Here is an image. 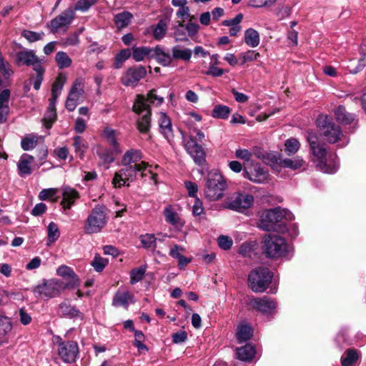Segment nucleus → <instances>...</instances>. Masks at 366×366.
I'll use <instances>...</instances> for the list:
<instances>
[{
  "label": "nucleus",
  "mask_w": 366,
  "mask_h": 366,
  "mask_svg": "<svg viewBox=\"0 0 366 366\" xmlns=\"http://www.w3.org/2000/svg\"><path fill=\"white\" fill-rule=\"evenodd\" d=\"M57 192L56 188L44 189L39 192L38 197L40 200H46L54 197Z\"/></svg>",
  "instance_id": "nucleus-64"
},
{
  "label": "nucleus",
  "mask_w": 366,
  "mask_h": 366,
  "mask_svg": "<svg viewBox=\"0 0 366 366\" xmlns=\"http://www.w3.org/2000/svg\"><path fill=\"white\" fill-rule=\"evenodd\" d=\"M34 70L36 71V76L33 85L34 89L39 90L43 80V74L44 72V69L41 65H36L35 69Z\"/></svg>",
  "instance_id": "nucleus-62"
},
{
  "label": "nucleus",
  "mask_w": 366,
  "mask_h": 366,
  "mask_svg": "<svg viewBox=\"0 0 366 366\" xmlns=\"http://www.w3.org/2000/svg\"><path fill=\"white\" fill-rule=\"evenodd\" d=\"M253 335L252 327L247 324H241L237 329V338L239 343L249 340Z\"/></svg>",
  "instance_id": "nucleus-34"
},
{
  "label": "nucleus",
  "mask_w": 366,
  "mask_h": 366,
  "mask_svg": "<svg viewBox=\"0 0 366 366\" xmlns=\"http://www.w3.org/2000/svg\"><path fill=\"white\" fill-rule=\"evenodd\" d=\"M217 242L219 247L224 250L229 249L233 244L232 239L224 235H221L217 239Z\"/></svg>",
  "instance_id": "nucleus-63"
},
{
  "label": "nucleus",
  "mask_w": 366,
  "mask_h": 366,
  "mask_svg": "<svg viewBox=\"0 0 366 366\" xmlns=\"http://www.w3.org/2000/svg\"><path fill=\"white\" fill-rule=\"evenodd\" d=\"M146 272L145 267H140L135 268L131 271L130 273V282L132 285H134L139 282L144 276Z\"/></svg>",
  "instance_id": "nucleus-58"
},
{
  "label": "nucleus",
  "mask_w": 366,
  "mask_h": 366,
  "mask_svg": "<svg viewBox=\"0 0 366 366\" xmlns=\"http://www.w3.org/2000/svg\"><path fill=\"white\" fill-rule=\"evenodd\" d=\"M39 137L36 134H29L21 139V146L24 151L33 149L37 144Z\"/></svg>",
  "instance_id": "nucleus-43"
},
{
  "label": "nucleus",
  "mask_w": 366,
  "mask_h": 366,
  "mask_svg": "<svg viewBox=\"0 0 366 366\" xmlns=\"http://www.w3.org/2000/svg\"><path fill=\"white\" fill-rule=\"evenodd\" d=\"M12 329V323L7 317L0 318V338L8 335Z\"/></svg>",
  "instance_id": "nucleus-54"
},
{
  "label": "nucleus",
  "mask_w": 366,
  "mask_h": 366,
  "mask_svg": "<svg viewBox=\"0 0 366 366\" xmlns=\"http://www.w3.org/2000/svg\"><path fill=\"white\" fill-rule=\"evenodd\" d=\"M107 264L108 259L102 257L99 254H96L91 262V264L94 267V270L98 272H102Z\"/></svg>",
  "instance_id": "nucleus-56"
},
{
  "label": "nucleus",
  "mask_w": 366,
  "mask_h": 366,
  "mask_svg": "<svg viewBox=\"0 0 366 366\" xmlns=\"http://www.w3.org/2000/svg\"><path fill=\"white\" fill-rule=\"evenodd\" d=\"M259 54L252 50H248L239 54V64L243 65L248 61H252L257 59L259 57Z\"/></svg>",
  "instance_id": "nucleus-55"
},
{
  "label": "nucleus",
  "mask_w": 366,
  "mask_h": 366,
  "mask_svg": "<svg viewBox=\"0 0 366 366\" xmlns=\"http://www.w3.org/2000/svg\"><path fill=\"white\" fill-rule=\"evenodd\" d=\"M79 197V194L76 189L70 187H64L62 188L61 205L64 210L70 209Z\"/></svg>",
  "instance_id": "nucleus-20"
},
{
  "label": "nucleus",
  "mask_w": 366,
  "mask_h": 366,
  "mask_svg": "<svg viewBox=\"0 0 366 366\" xmlns=\"http://www.w3.org/2000/svg\"><path fill=\"white\" fill-rule=\"evenodd\" d=\"M144 97L146 99L147 104L149 106L150 104H153L156 107H159L164 102V97L157 95L155 89L150 90Z\"/></svg>",
  "instance_id": "nucleus-50"
},
{
  "label": "nucleus",
  "mask_w": 366,
  "mask_h": 366,
  "mask_svg": "<svg viewBox=\"0 0 366 366\" xmlns=\"http://www.w3.org/2000/svg\"><path fill=\"white\" fill-rule=\"evenodd\" d=\"M317 122L320 128V134L329 143H335L343 136L340 127L332 122L327 116H320L317 119Z\"/></svg>",
  "instance_id": "nucleus-9"
},
{
  "label": "nucleus",
  "mask_w": 366,
  "mask_h": 366,
  "mask_svg": "<svg viewBox=\"0 0 366 366\" xmlns=\"http://www.w3.org/2000/svg\"><path fill=\"white\" fill-rule=\"evenodd\" d=\"M163 66H169L172 62V56L169 52L167 51L165 48L157 45L153 48L152 57Z\"/></svg>",
  "instance_id": "nucleus-21"
},
{
  "label": "nucleus",
  "mask_w": 366,
  "mask_h": 366,
  "mask_svg": "<svg viewBox=\"0 0 366 366\" xmlns=\"http://www.w3.org/2000/svg\"><path fill=\"white\" fill-rule=\"evenodd\" d=\"M163 214L167 223L172 224L177 229H180L184 225V221L182 220L177 212H176L171 206L164 208Z\"/></svg>",
  "instance_id": "nucleus-24"
},
{
  "label": "nucleus",
  "mask_w": 366,
  "mask_h": 366,
  "mask_svg": "<svg viewBox=\"0 0 366 366\" xmlns=\"http://www.w3.org/2000/svg\"><path fill=\"white\" fill-rule=\"evenodd\" d=\"M135 302L134 295L128 290H119L114 294L112 300V305L114 307H123L127 308L130 304Z\"/></svg>",
  "instance_id": "nucleus-19"
},
{
  "label": "nucleus",
  "mask_w": 366,
  "mask_h": 366,
  "mask_svg": "<svg viewBox=\"0 0 366 366\" xmlns=\"http://www.w3.org/2000/svg\"><path fill=\"white\" fill-rule=\"evenodd\" d=\"M97 2V0H79L74 6V11H80L85 12L88 11L91 6L94 5Z\"/></svg>",
  "instance_id": "nucleus-60"
},
{
  "label": "nucleus",
  "mask_w": 366,
  "mask_h": 366,
  "mask_svg": "<svg viewBox=\"0 0 366 366\" xmlns=\"http://www.w3.org/2000/svg\"><path fill=\"white\" fill-rule=\"evenodd\" d=\"M168 21L167 19H160L153 29V36L156 40L163 39L167 30Z\"/></svg>",
  "instance_id": "nucleus-40"
},
{
  "label": "nucleus",
  "mask_w": 366,
  "mask_h": 366,
  "mask_svg": "<svg viewBox=\"0 0 366 366\" xmlns=\"http://www.w3.org/2000/svg\"><path fill=\"white\" fill-rule=\"evenodd\" d=\"M226 188L224 177L218 172L209 174L204 190L206 197L210 201L218 200L223 196Z\"/></svg>",
  "instance_id": "nucleus-8"
},
{
  "label": "nucleus",
  "mask_w": 366,
  "mask_h": 366,
  "mask_svg": "<svg viewBox=\"0 0 366 366\" xmlns=\"http://www.w3.org/2000/svg\"><path fill=\"white\" fill-rule=\"evenodd\" d=\"M33 160L34 157L26 154L21 157L18 164V169L20 176L24 177L31 173L30 164Z\"/></svg>",
  "instance_id": "nucleus-31"
},
{
  "label": "nucleus",
  "mask_w": 366,
  "mask_h": 366,
  "mask_svg": "<svg viewBox=\"0 0 366 366\" xmlns=\"http://www.w3.org/2000/svg\"><path fill=\"white\" fill-rule=\"evenodd\" d=\"M140 241L143 247L148 249L154 250L157 248L158 239L153 234H145L140 236Z\"/></svg>",
  "instance_id": "nucleus-44"
},
{
  "label": "nucleus",
  "mask_w": 366,
  "mask_h": 366,
  "mask_svg": "<svg viewBox=\"0 0 366 366\" xmlns=\"http://www.w3.org/2000/svg\"><path fill=\"white\" fill-rule=\"evenodd\" d=\"M133 15L129 11L118 13L114 16V21L119 29L127 27L132 21Z\"/></svg>",
  "instance_id": "nucleus-36"
},
{
  "label": "nucleus",
  "mask_w": 366,
  "mask_h": 366,
  "mask_svg": "<svg viewBox=\"0 0 366 366\" xmlns=\"http://www.w3.org/2000/svg\"><path fill=\"white\" fill-rule=\"evenodd\" d=\"M147 74L146 68L142 65L129 67L121 78V82L126 86H136Z\"/></svg>",
  "instance_id": "nucleus-16"
},
{
  "label": "nucleus",
  "mask_w": 366,
  "mask_h": 366,
  "mask_svg": "<svg viewBox=\"0 0 366 366\" xmlns=\"http://www.w3.org/2000/svg\"><path fill=\"white\" fill-rule=\"evenodd\" d=\"M102 137L107 140V143L113 147V151L117 153H121L122 149L117 140V131L111 127H105L102 131Z\"/></svg>",
  "instance_id": "nucleus-28"
},
{
  "label": "nucleus",
  "mask_w": 366,
  "mask_h": 366,
  "mask_svg": "<svg viewBox=\"0 0 366 366\" xmlns=\"http://www.w3.org/2000/svg\"><path fill=\"white\" fill-rule=\"evenodd\" d=\"M307 141L318 169L327 174L336 172L338 169L336 154L328 152L325 144L319 143L318 137L314 133L308 134Z\"/></svg>",
  "instance_id": "nucleus-1"
},
{
  "label": "nucleus",
  "mask_w": 366,
  "mask_h": 366,
  "mask_svg": "<svg viewBox=\"0 0 366 366\" xmlns=\"http://www.w3.org/2000/svg\"><path fill=\"white\" fill-rule=\"evenodd\" d=\"M194 132L196 133V138L192 134L187 135L180 131L185 150L192 157L195 164L202 166L206 161V152L204 148L197 143V141L202 142L205 135L204 132L197 129H194Z\"/></svg>",
  "instance_id": "nucleus-3"
},
{
  "label": "nucleus",
  "mask_w": 366,
  "mask_h": 366,
  "mask_svg": "<svg viewBox=\"0 0 366 366\" xmlns=\"http://www.w3.org/2000/svg\"><path fill=\"white\" fill-rule=\"evenodd\" d=\"M66 78L63 75H59L54 83L53 84L51 89V96L54 99H57L61 94L63 86L66 82Z\"/></svg>",
  "instance_id": "nucleus-47"
},
{
  "label": "nucleus",
  "mask_w": 366,
  "mask_h": 366,
  "mask_svg": "<svg viewBox=\"0 0 366 366\" xmlns=\"http://www.w3.org/2000/svg\"><path fill=\"white\" fill-rule=\"evenodd\" d=\"M251 306L263 314H271L275 310L276 302L268 297L253 299L250 302Z\"/></svg>",
  "instance_id": "nucleus-18"
},
{
  "label": "nucleus",
  "mask_w": 366,
  "mask_h": 366,
  "mask_svg": "<svg viewBox=\"0 0 366 366\" xmlns=\"http://www.w3.org/2000/svg\"><path fill=\"white\" fill-rule=\"evenodd\" d=\"M16 61L26 66H32L34 69L36 65H41L37 56L33 50H24L17 53Z\"/></svg>",
  "instance_id": "nucleus-22"
},
{
  "label": "nucleus",
  "mask_w": 366,
  "mask_h": 366,
  "mask_svg": "<svg viewBox=\"0 0 366 366\" xmlns=\"http://www.w3.org/2000/svg\"><path fill=\"white\" fill-rule=\"evenodd\" d=\"M131 55L132 52L129 49H122L114 57L113 63L114 68L117 69L122 68L124 62L127 61Z\"/></svg>",
  "instance_id": "nucleus-42"
},
{
  "label": "nucleus",
  "mask_w": 366,
  "mask_h": 366,
  "mask_svg": "<svg viewBox=\"0 0 366 366\" xmlns=\"http://www.w3.org/2000/svg\"><path fill=\"white\" fill-rule=\"evenodd\" d=\"M259 34L254 29L249 28L244 32V41L251 47H257L259 44Z\"/></svg>",
  "instance_id": "nucleus-38"
},
{
  "label": "nucleus",
  "mask_w": 366,
  "mask_h": 366,
  "mask_svg": "<svg viewBox=\"0 0 366 366\" xmlns=\"http://www.w3.org/2000/svg\"><path fill=\"white\" fill-rule=\"evenodd\" d=\"M97 155L102 159V162L104 164H110L114 160V154H117L116 152L113 151V147L112 149H107L104 147H99L97 149Z\"/></svg>",
  "instance_id": "nucleus-41"
},
{
  "label": "nucleus",
  "mask_w": 366,
  "mask_h": 366,
  "mask_svg": "<svg viewBox=\"0 0 366 366\" xmlns=\"http://www.w3.org/2000/svg\"><path fill=\"white\" fill-rule=\"evenodd\" d=\"M244 177L249 181L262 184L267 180L269 174L259 164H255L252 169H245Z\"/></svg>",
  "instance_id": "nucleus-17"
},
{
  "label": "nucleus",
  "mask_w": 366,
  "mask_h": 366,
  "mask_svg": "<svg viewBox=\"0 0 366 366\" xmlns=\"http://www.w3.org/2000/svg\"><path fill=\"white\" fill-rule=\"evenodd\" d=\"M159 127L162 134L169 141L173 137L172 122L170 118L164 112L159 114Z\"/></svg>",
  "instance_id": "nucleus-25"
},
{
  "label": "nucleus",
  "mask_w": 366,
  "mask_h": 366,
  "mask_svg": "<svg viewBox=\"0 0 366 366\" xmlns=\"http://www.w3.org/2000/svg\"><path fill=\"white\" fill-rule=\"evenodd\" d=\"M146 169L135 166L123 167L114 174L112 179V184L114 187H121L122 186H129V183L134 182L137 178V172H140L142 177H146Z\"/></svg>",
  "instance_id": "nucleus-10"
},
{
  "label": "nucleus",
  "mask_w": 366,
  "mask_h": 366,
  "mask_svg": "<svg viewBox=\"0 0 366 366\" xmlns=\"http://www.w3.org/2000/svg\"><path fill=\"white\" fill-rule=\"evenodd\" d=\"M365 57V54H363L362 56L358 60V64L355 67H353V66L355 64L356 61L351 60L350 65L347 66L350 72L352 74H356L359 72L360 70H362L366 65Z\"/></svg>",
  "instance_id": "nucleus-61"
},
{
  "label": "nucleus",
  "mask_w": 366,
  "mask_h": 366,
  "mask_svg": "<svg viewBox=\"0 0 366 366\" xmlns=\"http://www.w3.org/2000/svg\"><path fill=\"white\" fill-rule=\"evenodd\" d=\"M47 236L50 242H56L60 236V232L57 224L53 222H50L47 227Z\"/></svg>",
  "instance_id": "nucleus-53"
},
{
  "label": "nucleus",
  "mask_w": 366,
  "mask_h": 366,
  "mask_svg": "<svg viewBox=\"0 0 366 366\" xmlns=\"http://www.w3.org/2000/svg\"><path fill=\"white\" fill-rule=\"evenodd\" d=\"M262 249L267 257L277 259L286 256L288 246L283 237L276 234H267L264 237Z\"/></svg>",
  "instance_id": "nucleus-4"
},
{
  "label": "nucleus",
  "mask_w": 366,
  "mask_h": 366,
  "mask_svg": "<svg viewBox=\"0 0 366 366\" xmlns=\"http://www.w3.org/2000/svg\"><path fill=\"white\" fill-rule=\"evenodd\" d=\"M230 112L231 110L229 107L222 104H217L214 106L212 112V116L214 118L225 119L229 117Z\"/></svg>",
  "instance_id": "nucleus-46"
},
{
  "label": "nucleus",
  "mask_w": 366,
  "mask_h": 366,
  "mask_svg": "<svg viewBox=\"0 0 366 366\" xmlns=\"http://www.w3.org/2000/svg\"><path fill=\"white\" fill-rule=\"evenodd\" d=\"M56 273L58 275L69 280V282L64 285L65 288L76 287L79 285V280L77 276L70 267L66 265H61L57 269Z\"/></svg>",
  "instance_id": "nucleus-23"
},
{
  "label": "nucleus",
  "mask_w": 366,
  "mask_h": 366,
  "mask_svg": "<svg viewBox=\"0 0 366 366\" xmlns=\"http://www.w3.org/2000/svg\"><path fill=\"white\" fill-rule=\"evenodd\" d=\"M359 358L358 352L355 349L347 350L341 357L342 366H355Z\"/></svg>",
  "instance_id": "nucleus-35"
},
{
  "label": "nucleus",
  "mask_w": 366,
  "mask_h": 366,
  "mask_svg": "<svg viewBox=\"0 0 366 366\" xmlns=\"http://www.w3.org/2000/svg\"><path fill=\"white\" fill-rule=\"evenodd\" d=\"M58 355L64 362H75L79 357V346L75 341H63L61 338L57 342Z\"/></svg>",
  "instance_id": "nucleus-12"
},
{
  "label": "nucleus",
  "mask_w": 366,
  "mask_h": 366,
  "mask_svg": "<svg viewBox=\"0 0 366 366\" xmlns=\"http://www.w3.org/2000/svg\"><path fill=\"white\" fill-rule=\"evenodd\" d=\"M73 146L76 155L83 159L84 153L87 149V145L84 139L79 136L74 137Z\"/></svg>",
  "instance_id": "nucleus-45"
},
{
  "label": "nucleus",
  "mask_w": 366,
  "mask_h": 366,
  "mask_svg": "<svg viewBox=\"0 0 366 366\" xmlns=\"http://www.w3.org/2000/svg\"><path fill=\"white\" fill-rule=\"evenodd\" d=\"M108 221L107 208L103 204L96 205L87 217L84 230L86 234L100 232Z\"/></svg>",
  "instance_id": "nucleus-5"
},
{
  "label": "nucleus",
  "mask_w": 366,
  "mask_h": 366,
  "mask_svg": "<svg viewBox=\"0 0 366 366\" xmlns=\"http://www.w3.org/2000/svg\"><path fill=\"white\" fill-rule=\"evenodd\" d=\"M55 60L60 69H64L70 66L72 62L71 58L64 51L57 52L55 56Z\"/></svg>",
  "instance_id": "nucleus-48"
},
{
  "label": "nucleus",
  "mask_w": 366,
  "mask_h": 366,
  "mask_svg": "<svg viewBox=\"0 0 366 366\" xmlns=\"http://www.w3.org/2000/svg\"><path fill=\"white\" fill-rule=\"evenodd\" d=\"M142 159V152L139 149H130L127 150L122 157V166L142 167V169H148L150 174L151 179L154 180L156 183L157 174L153 173L150 168L152 166L149 165L148 163L144 162Z\"/></svg>",
  "instance_id": "nucleus-11"
},
{
  "label": "nucleus",
  "mask_w": 366,
  "mask_h": 366,
  "mask_svg": "<svg viewBox=\"0 0 366 366\" xmlns=\"http://www.w3.org/2000/svg\"><path fill=\"white\" fill-rule=\"evenodd\" d=\"M285 219H292L290 212L286 209L277 207L267 210L260 216L259 227L264 231L283 232L285 229Z\"/></svg>",
  "instance_id": "nucleus-2"
},
{
  "label": "nucleus",
  "mask_w": 366,
  "mask_h": 366,
  "mask_svg": "<svg viewBox=\"0 0 366 366\" xmlns=\"http://www.w3.org/2000/svg\"><path fill=\"white\" fill-rule=\"evenodd\" d=\"M10 97V91L7 89H4L0 93V123L6 122L9 113V107L8 104Z\"/></svg>",
  "instance_id": "nucleus-26"
},
{
  "label": "nucleus",
  "mask_w": 366,
  "mask_h": 366,
  "mask_svg": "<svg viewBox=\"0 0 366 366\" xmlns=\"http://www.w3.org/2000/svg\"><path fill=\"white\" fill-rule=\"evenodd\" d=\"M172 56L173 59H181L184 61H189L192 55V51L190 49H182L177 45L172 48Z\"/></svg>",
  "instance_id": "nucleus-33"
},
{
  "label": "nucleus",
  "mask_w": 366,
  "mask_h": 366,
  "mask_svg": "<svg viewBox=\"0 0 366 366\" xmlns=\"http://www.w3.org/2000/svg\"><path fill=\"white\" fill-rule=\"evenodd\" d=\"M84 93V80L81 78L76 79L70 89L69 96L79 101Z\"/></svg>",
  "instance_id": "nucleus-39"
},
{
  "label": "nucleus",
  "mask_w": 366,
  "mask_h": 366,
  "mask_svg": "<svg viewBox=\"0 0 366 366\" xmlns=\"http://www.w3.org/2000/svg\"><path fill=\"white\" fill-rule=\"evenodd\" d=\"M132 56L136 61H141L144 58L152 59L153 48L147 46H133Z\"/></svg>",
  "instance_id": "nucleus-29"
},
{
  "label": "nucleus",
  "mask_w": 366,
  "mask_h": 366,
  "mask_svg": "<svg viewBox=\"0 0 366 366\" xmlns=\"http://www.w3.org/2000/svg\"><path fill=\"white\" fill-rule=\"evenodd\" d=\"M237 357L239 360L244 362H250L255 355V349L250 344L237 349Z\"/></svg>",
  "instance_id": "nucleus-30"
},
{
  "label": "nucleus",
  "mask_w": 366,
  "mask_h": 366,
  "mask_svg": "<svg viewBox=\"0 0 366 366\" xmlns=\"http://www.w3.org/2000/svg\"><path fill=\"white\" fill-rule=\"evenodd\" d=\"M44 35L43 31L36 32L30 30H24L21 32V36L31 43L42 40Z\"/></svg>",
  "instance_id": "nucleus-52"
},
{
  "label": "nucleus",
  "mask_w": 366,
  "mask_h": 366,
  "mask_svg": "<svg viewBox=\"0 0 366 366\" xmlns=\"http://www.w3.org/2000/svg\"><path fill=\"white\" fill-rule=\"evenodd\" d=\"M279 160L280 166L293 170L301 168L305 164V161L300 157H296L294 159H280Z\"/></svg>",
  "instance_id": "nucleus-37"
},
{
  "label": "nucleus",
  "mask_w": 366,
  "mask_h": 366,
  "mask_svg": "<svg viewBox=\"0 0 366 366\" xmlns=\"http://www.w3.org/2000/svg\"><path fill=\"white\" fill-rule=\"evenodd\" d=\"M79 34L76 33H73L69 35L67 37L61 39L60 41V44L64 46H77L79 44Z\"/></svg>",
  "instance_id": "nucleus-59"
},
{
  "label": "nucleus",
  "mask_w": 366,
  "mask_h": 366,
  "mask_svg": "<svg viewBox=\"0 0 366 366\" xmlns=\"http://www.w3.org/2000/svg\"><path fill=\"white\" fill-rule=\"evenodd\" d=\"M285 151L287 155L295 154L300 149V144L299 141L295 138H290L285 142Z\"/></svg>",
  "instance_id": "nucleus-51"
},
{
  "label": "nucleus",
  "mask_w": 366,
  "mask_h": 366,
  "mask_svg": "<svg viewBox=\"0 0 366 366\" xmlns=\"http://www.w3.org/2000/svg\"><path fill=\"white\" fill-rule=\"evenodd\" d=\"M174 36L175 39V41H187L189 39L186 34L184 29V24L182 22H179L178 26L176 27Z\"/></svg>",
  "instance_id": "nucleus-57"
},
{
  "label": "nucleus",
  "mask_w": 366,
  "mask_h": 366,
  "mask_svg": "<svg viewBox=\"0 0 366 366\" xmlns=\"http://www.w3.org/2000/svg\"><path fill=\"white\" fill-rule=\"evenodd\" d=\"M273 277L272 272L265 267H258L248 275V285L254 292H263L269 287Z\"/></svg>",
  "instance_id": "nucleus-6"
},
{
  "label": "nucleus",
  "mask_w": 366,
  "mask_h": 366,
  "mask_svg": "<svg viewBox=\"0 0 366 366\" xmlns=\"http://www.w3.org/2000/svg\"><path fill=\"white\" fill-rule=\"evenodd\" d=\"M75 18V12L71 8H68L59 15L51 20L49 27L51 32L56 33L63 29L66 30Z\"/></svg>",
  "instance_id": "nucleus-14"
},
{
  "label": "nucleus",
  "mask_w": 366,
  "mask_h": 366,
  "mask_svg": "<svg viewBox=\"0 0 366 366\" xmlns=\"http://www.w3.org/2000/svg\"><path fill=\"white\" fill-rule=\"evenodd\" d=\"M59 310L61 315L68 318H76L83 320V314L74 306L67 302H62L59 305Z\"/></svg>",
  "instance_id": "nucleus-27"
},
{
  "label": "nucleus",
  "mask_w": 366,
  "mask_h": 366,
  "mask_svg": "<svg viewBox=\"0 0 366 366\" xmlns=\"http://www.w3.org/2000/svg\"><path fill=\"white\" fill-rule=\"evenodd\" d=\"M254 202V197L249 194H234L226 202V207L232 210L242 212L250 207Z\"/></svg>",
  "instance_id": "nucleus-15"
},
{
  "label": "nucleus",
  "mask_w": 366,
  "mask_h": 366,
  "mask_svg": "<svg viewBox=\"0 0 366 366\" xmlns=\"http://www.w3.org/2000/svg\"><path fill=\"white\" fill-rule=\"evenodd\" d=\"M255 242H245L241 244L239 249V253L245 257H251L256 248Z\"/></svg>",
  "instance_id": "nucleus-49"
},
{
  "label": "nucleus",
  "mask_w": 366,
  "mask_h": 366,
  "mask_svg": "<svg viewBox=\"0 0 366 366\" xmlns=\"http://www.w3.org/2000/svg\"><path fill=\"white\" fill-rule=\"evenodd\" d=\"M64 288L61 282L51 280L36 287L34 292L39 298H51L59 295Z\"/></svg>",
  "instance_id": "nucleus-13"
},
{
  "label": "nucleus",
  "mask_w": 366,
  "mask_h": 366,
  "mask_svg": "<svg viewBox=\"0 0 366 366\" xmlns=\"http://www.w3.org/2000/svg\"><path fill=\"white\" fill-rule=\"evenodd\" d=\"M335 115L336 120L343 124H349L355 119V115L348 113L343 106H339L335 110Z\"/></svg>",
  "instance_id": "nucleus-32"
},
{
  "label": "nucleus",
  "mask_w": 366,
  "mask_h": 366,
  "mask_svg": "<svg viewBox=\"0 0 366 366\" xmlns=\"http://www.w3.org/2000/svg\"><path fill=\"white\" fill-rule=\"evenodd\" d=\"M132 110L137 114L144 113L137 120V129L140 133L146 134L151 126V108L146 102L144 95L137 94L133 104Z\"/></svg>",
  "instance_id": "nucleus-7"
}]
</instances>
